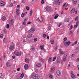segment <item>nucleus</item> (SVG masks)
<instances>
[{"label":"nucleus","instance_id":"33","mask_svg":"<svg viewBox=\"0 0 79 79\" xmlns=\"http://www.w3.org/2000/svg\"><path fill=\"white\" fill-rule=\"evenodd\" d=\"M3 76L2 75V73H0V78H2Z\"/></svg>","mask_w":79,"mask_h":79},{"label":"nucleus","instance_id":"52","mask_svg":"<svg viewBox=\"0 0 79 79\" xmlns=\"http://www.w3.org/2000/svg\"><path fill=\"white\" fill-rule=\"evenodd\" d=\"M77 26H78V25H75L74 26V27H75V28H76V27H77Z\"/></svg>","mask_w":79,"mask_h":79},{"label":"nucleus","instance_id":"37","mask_svg":"<svg viewBox=\"0 0 79 79\" xmlns=\"http://www.w3.org/2000/svg\"><path fill=\"white\" fill-rule=\"evenodd\" d=\"M71 34H73V31H71L69 33V35H71Z\"/></svg>","mask_w":79,"mask_h":79},{"label":"nucleus","instance_id":"20","mask_svg":"<svg viewBox=\"0 0 79 79\" xmlns=\"http://www.w3.org/2000/svg\"><path fill=\"white\" fill-rule=\"evenodd\" d=\"M69 18H66L65 19V22H66V23L69 22Z\"/></svg>","mask_w":79,"mask_h":79},{"label":"nucleus","instance_id":"51","mask_svg":"<svg viewBox=\"0 0 79 79\" xmlns=\"http://www.w3.org/2000/svg\"><path fill=\"white\" fill-rule=\"evenodd\" d=\"M9 27H10V25H9V24H7V28H9Z\"/></svg>","mask_w":79,"mask_h":79},{"label":"nucleus","instance_id":"8","mask_svg":"<svg viewBox=\"0 0 79 79\" xmlns=\"http://www.w3.org/2000/svg\"><path fill=\"white\" fill-rule=\"evenodd\" d=\"M56 74L58 76H60L61 74V72L59 70L57 71L56 72Z\"/></svg>","mask_w":79,"mask_h":79},{"label":"nucleus","instance_id":"45","mask_svg":"<svg viewBox=\"0 0 79 79\" xmlns=\"http://www.w3.org/2000/svg\"><path fill=\"white\" fill-rule=\"evenodd\" d=\"M28 19V18H26L24 19V21H27Z\"/></svg>","mask_w":79,"mask_h":79},{"label":"nucleus","instance_id":"6","mask_svg":"<svg viewBox=\"0 0 79 79\" xmlns=\"http://www.w3.org/2000/svg\"><path fill=\"white\" fill-rule=\"evenodd\" d=\"M60 61H61V58L60 56H58L57 57V62L59 63H60Z\"/></svg>","mask_w":79,"mask_h":79},{"label":"nucleus","instance_id":"3","mask_svg":"<svg viewBox=\"0 0 79 79\" xmlns=\"http://www.w3.org/2000/svg\"><path fill=\"white\" fill-rule=\"evenodd\" d=\"M35 66L38 68H41L42 67V64L40 63H37L35 64Z\"/></svg>","mask_w":79,"mask_h":79},{"label":"nucleus","instance_id":"21","mask_svg":"<svg viewBox=\"0 0 79 79\" xmlns=\"http://www.w3.org/2000/svg\"><path fill=\"white\" fill-rule=\"evenodd\" d=\"M51 69L52 71H54L55 69V67H52Z\"/></svg>","mask_w":79,"mask_h":79},{"label":"nucleus","instance_id":"55","mask_svg":"<svg viewBox=\"0 0 79 79\" xmlns=\"http://www.w3.org/2000/svg\"><path fill=\"white\" fill-rule=\"evenodd\" d=\"M59 53H61V49H59Z\"/></svg>","mask_w":79,"mask_h":79},{"label":"nucleus","instance_id":"5","mask_svg":"<svg viewBox=\"0 0 79 79\" xmlns=\"http://www.w3.org/2000/svg\"><path fill=\"white\" fill-rule=\"evenodd\" d=\"M45 10L49 12L51 11V9L48 6H47L45 8Z\"/></svg>","mask_w":79,"mask_h":79},{"label":"nucleus","instance_id":"13","mask_svg":"<svg viewBox=\"0 0 79 79\" xmlns=\"http://www.w3.org/2000/svg\"><path fill=\"white\" fill-rule=\"evenodd\" d=\"M26 14H27V12L25 14L24 13H22V14L21 15V17L22 18H24L25 16V15H26Z\"/></svg>","mask_w":79,"mask_h":79},{"label":"nucleus","instance_id":"27","mask_svg":"<svg viewBox=\"0 0 79 79\" xmlns=\"http://www.w3.org/2000/svg\"><path fill=\"white\" fill-rule=\"evenodd\" d=\"M30 16H31V15H32V10H31L30 11Z\"/></svg>","mask_w":79,"mask_h":79},{"label":"nucleus","instance_id":"59","mask_svg":"<svg viewBox=\"0 0 79 79\" xmlns=\"http://www.w3.org/2000/svg\"><path fill=\"white\" fill-rule=\"evenodd\" d=\"M50 78L52 79V75H50Z\"/></svg>","mask_w":79,"mask_h":79},{"label":"nucleus","instance_id":"23","mask_svg":"<svg viewBox=\"0 0 79 79\" xmlns=\"http://www.w3.org/2000/svg\"><path fill=\"white\" fill-rule=\"evenodd\" d=\"M66 44L67 45H70L71 44V42L70 41H68L66 42Z\"/></svg>","mask_w":79,"mask_h":79},{"label":"nucleus","instance_id":"34","mask_svg":"<svg viewBox=\"0 0 79 79\" xmlns=\"http://www.w3.org/2000/svg\"><path fill=\"white\" fill-rule=\"evenodd\" d=\"M62 24V23H60L59 24V25L58 24V27H60V26Z\"/></svg>","mask_w":79,"mask_h":79},{"label":"nucleus","instance_id":"43","mask_svg":"<svg viewBox=\"0 0 79 79\" xmlns=\"http://www.w3.org/2000/svg\"><path fill=\"white\" fill-rule=\"evenodd\" d=\"M76 61L77 62H79V58H77L76 59Z\"/></svg>","mask_w":79,"mask_h":79},{"label":"nucleus","instance_id":"11","mask_svg":"<svg viewBox=\"0 0 79 79\" xmlns=\"http://www.w3.org/2000/svg\"><path fill=\"white\" fill-rule=\"evenodd\" d=\"M73 1V3L75 5V6L76 5V4L77 3V0H72Z\"/></svg>","mask_w":79,"mask_h":79},{"label":"nucleus","instance_id":"7","mask_svg":"<svg viewBox=\"0 0 79 79\" xmlns=\"http://www.w3.org/2000/svg\"><path fill=\"white\" fill-rule=\"evenodd\" d=\"M34 29L33 28H31L29 30L28 32L30 33H32V32H34Z\"/></svg>","mask_w":79,"mask_h":79},{"label":"nucleus","instance_id":"49","mask_svg":"<svg viewBox=\"0 0 79 79\" xmlns=\"http://www.w3.org/2000/svg\"><path fill=\"white\" fill-rule=\"evenodd\" d=\"M3 35H0V37L1 38H3Z\"/></svg>","mask_w":79,"mask_h":79},{"label":"nucleus","instance_id":"60","mask_svg":"<svg viewBox=\"0 0 79 79\" xmlns=\"http://www.w3.org/2000/svg\"><path fill=\"white\" fill-rule=\"evenodd\" d=\"M4 5H5V3L4 2H3V4H1V6H4Z\"/></svg>","mask_w":79,"mask_h":79},{"label":"nucleus","instance_id":"56","mask_svg":"<svg viewBox=\"0 0 79 79\" xmlns=\"http://www.w3.org/2000/svg\"><path fill=\"white\" fill-rule=\"evenodd\" d=\"M77 41H76L74 42V44L76 45V44H77Z\"/></svg>","mask_w":79,"mask_h":79},{"label":"nucleus","instance_id":"64","mask_svg":"<svg viewBox=\"0 0 79 79\" xmlns=\"http://www.w3.org/2000/svg\"><path fill=\"white\" fill-rule=\"evenodd\" d=\"M77 66V68H78V71H79V65H78Z\"/></svg>","mask_w":79,"mask_h":79},{"label":"nucleus","instance_id":"47","mask_svg":"<svg viewBox=\"0 0 79 79\" xmlns=\"http://www.w3.org/2000/svg\"><path fill=\"white\" fill-rule=\"evenodd\" d=\"M52 28H51V27L49 26L48 27V29H49V30H51Z\"/></svg>","mask_w":79,"mask_h":79},{"label":"nucleus","instance_id":"61","mask_svg":"<svg viewBox=\"0 0 79 79\" xmlns=\"http://www.w3.org/2000/svg\"><path fill=\"white\" fill-rule=\"evenodd\" d=\"M19 7H20V6H19V5H18L17 6V8H19Z\"/></svg>","mask_w":79,"mask_h":79},{"label":"nucleus","instance_id":"16","mask_svg":"<svg viewBox=\"0 0 79 79\" xmlns=\"http://www.w3.org/2000/svg\"><path fill=\"white\" fill-rule=\"evenodd\" d=\"M28 38H31L32 37V34H28L27 35Z\"/></svg>","mask_w":79,"mask_h":79},{"label":"nucleus","instance_id":"63","mask_svg":"<svg viewBox=\"0 0 79 79\" xmlns=\"http://www.w3.org/2000/svg\"><path fill=\"white\" fill-rule=\"evenodd\" d=\"M6 55H4V58H6Z\"/></svg>","mask_w":79,"mask_h":79},{"label":"nucleus","instance_id":"48","mask_svg":"<svg viewBox=\"0 0 79 79\" xmlns=\"http://www.w3.org/2000/svg\"><path fill=\"white\" fill-rule=\"evenodd\" d=\"M69 6V5L67 4L66 5V6L65 7V8H68V7H69V6Z\"/></svg>","mask_w":79,"mask_h":79},{"label":"nucleus","instance_id":"19","mask_svg":"<svg viewBox=\"0 0 79 79\" xmlns=\"http://www.w3.org/2000/svg\"><path fill=\"white\" fill-rule=\"evenodd\" d=\"M51 61H52V57H50L48 60V62H49V63H50Z\"/></svg>","mask_w":79,"mask_h":79},{"label":"nucleus","instance_id":"1","mask_svg":"<svg viewBox=\"0 0 79 79\" xmlns=\"http://www.w3.org/2000/svg\"><path fill=\"white\" fill-rule=\"evenodd\" d=\"M32 77L33 79H39L40 78V76L38 74L34 73L32 75Z\"/></svg>","mask_w":79,"mask_h":79},{"label":"nucleus","instance_id":"36","mask_svg":"<svg viewBox=\"0 0 79 79\" xmlns=\"http://www.w3.org/2000/svg\"><path fill=\"white\" fill-rule=\"evenodd\" d=\"M55 60H56V57H54L53 58L52 61H55Z\"/></svg>","mask_w":79,"mask_h":79},{"label":"nucleus","instance_id":"22","mask_svg":"<svg viewBox=\"0 0 79 79\" xmlns=\"http://www.w3.org/2000/svg\"><path fill=\"white\" fill-rule=\"evenodd\" d=\"M43 18L42 17H41L40 20V22H43Z\"/></svg>","mask_w":79,"mask_h":79},{"label":"nucleus","instance_id":"57","mask_svg":"<svg viewBox=\"0 0 79 79\" xmlns=\"http://www.w3.org/2000/svg\"><path fill=\"white\" fill-rule=\"evenodd\" d=\"M58 16H59V15H58V14H56L55 15V16L57 17V18L58 17Z\"/></svg>","mask_w":79,"mask_h":79},{"label":"nucleus","instance_id":"54","mask_svg":"<svg viewBox=\"0 0 79 79\" xmlns=\"http://www.w3.org/2000/svg\"><path fill=\"white\" fill-rule=\"evenodd\" d=\"M12 59H15V56H13L12 57Z\"/></svg>","mask_w":79,"mask_h":79},{"label":"nucleus","instance_id":"62","mask_svg":"<svg viewBox=\"0 0 79 79\" xmlns=\"http://www.w3.org/2000/svg\"><path fill=\"white\" fill-rule=\"evenodd\" d=\"M74 54H73L71 55V57H74Z\"/></svg>","mask_w":79,"mask_h":79},{"label":"nucleus","instance_id":"24","mask_svg":"<svg viewBox=\"0 0 79 79\" xmlns=\"http://www.w3.org/2000/svg\"><path fill=\"white\" fill-rule=\"evenodd\" d=\"M24 73H22L21 74V76H20V77H21V78H23V77H24Z\"/></svg>","mask_w":79,"mask_h":79},{"label":"nucleus","instance_id":"41","mask_svg":"<svg viewBox=\"0 0 79 79\" xmlns=\"http://www.w3.org/2000/svg\"><path fill=\"white\" fill-rule=\"evenodd\" d=\"M77 19H78V17H77L76 18H75V20L76 21H77Z\"/></svg>","mask_w":79,"mask_h":79},{"label":"nucleus","instance_id":"18","mask_svg":"<svg viewBox=\"0 0 79 79\" xmlns=\"http://www.w3.org/2000/svg\"><path fill=\"white\" fill-rule=\"evenodd\" d=\"M51 43L52 44H55V42L54 40H51Z\"/></svg>","mask_w":79,"mask_h":79},{"label":"nucleus","instance_id":"15","mask_svg":"<svg viewBox=\"0 0 79 79\" xmlns=\"http://www.w3.org/2000/svg\"><path fill=\"white\" fill-rule=\"evenodd\" d=\"M71 77L73 79H75L76 78V75L74 74H72L71 76Z\"/></svg>","mask_w":79,"mask_h":79},{"label":"nucleus","instance_id":"9","mask_svg":"<svg viewBox=\"0 0 79 79\" xmlns=\"http://www.w3.org/2000/svg\"><path fill=\"white\" fill-rule=\"evenodd\" d=\"M75 10H76L75 8H73L71 11V13H73L75 11Z\"/></svg>","mask_w":79,"mask_h":79},{"label":"nucleus","instance_id":"29","mask_svg":"<svg viewBox=\"0 0 79 79\" xmlns=\"http://www.w3.org/2000/svg\"><path fill=\"white\" fill-rule=\"evenodd\" d=\"M60 0H55V2L56 3H58Z\"/></svg>","mask_w":79,"mask_h":79},{"label":"nucleus","instance_id":"4","mask_svg":"<svg viewBox=\"0 0 79 79\" xmlns=\"http://www.w3.org/2000/svg\"><path fill=\"white\" fill-rule=\"evenodd\" d=\"M9 48L10 50V51H12V50H13L15 48V46H14V45H11L9 47Z\"/></svg>","mask_w":79,"mask_h":79},{"label":"nucleus","instance_id":"32","mask_svg":"<svg viewBox=\"0 0 79 79\" xmlns=\"http://www.w3.org/2000/svg\"><path fill=\"white\" fill-rule=\"evenodd\" d=\"M53 19H50V23H53Z\"/></svg>","mask_w":79,"mask_h":79},{"label":"nucleus","instance_id":"26","mask_svg":"<svg viewBox=\"0 0 79 79\" xmlns=\"http://www.w3.org/2000/svg\"><path fill=\"white\" fill-rule=\"evenodd\" d=\"M25 61L26 63H29V60L27 59H25Z\"/></svg>","mask_w":79,"mask_h":79},{"label":"nucleus","instance_id":"17","mask_svg":"<svg viewBox=\"0 0 79 79\" xmlns=\"http://www.w3.org/2000/svg\"><path fill=\"white\" fill-rule=\"evenodd\" d=\"M16 11L17 14L18 15L19 14V12H20V11H19V9H17Z\"/></svg>","mask_w":79,"mask_h":79},{"label":"nucleus","instance_id":"38","mask_svg":"<svg viewBox=\"0 0 79 79\" xmlns=\"http://www.w3.org/2000/svg\"><path fill=\"white\" fill-rule=\"evenodd\" d=\"M23 25H26V22H25V21H24V22H23Z\"/></svg>","mask_w":79,"mask_h":79},{"label":"nucleus","instance_id":"31","mask_svg":"<svg viewBox=\"0 0 79 79\" xmlns=\"http://www.w3.org/2000/svg\"><path fill=\"white\" fill-rule=\"evenodd\" d=\"M13 3H11L10 4L9 6L10 7V8H11L13 6Z\"/></svg>","mask_w":79,"mask_h":79},{"label":"nucleus","instance_id":"2","mask_svg":"<svg viewBox=\"0 0 79 79\" xmlns=\"http://www.w3.org/2000/svg\"><path fill=\"white\" fill-rule=\"evenodd\" d=\"M21 55H23V53H22V52H17L15 53V56H21Z\"/></svg>","mask_w":79,"mask_h":79},{"label":"nucleus","instance_id":"35","mask_svg":"<svg viewBox=\"0 0 79 79\" xmlns=\"http://www.w3.org/2000/svg\"><path fill=\"white\" fill-rule=\"evenodd\" d=\"M40 47L41 50H43V49H44V47L43 46H42V45H41L40 46Z\"/></svg>","mask_w":79,"mask_h":79},{"label":"nucleus","instance_id":"30","mask_svg":"<svg viewBox=\"0 0 79 79\" xmlns=\"http://www.w3.org/2000/svg\"><path fill=\"white\" fill-rule=\"evenodd\" d=\"M34 40L35 42H36V41H37V39L36 38H35L34 39Z\"/></svg>","mask_w":79,"mask_h":79},{"label":"nucleus","instance_id":"12","mask_svg":"<svg viewBox=\"0 0 79 79\" xmlns=\"http://www.w3.org/2000/svg\"><path fill=\"white\" fill-rule=\"evenodd\" d=\"M10 62H7L6 63V66L7 67H10Z\"/></svg>","mask_w":79,"mask_h":79},{"label":"nucleus","instance_id":"25","mask_svg":"<svg viewBox=\"0 0 79 79\" xmlns=\"http://www.w3.org/2000/svg\"><path fill=\"white\" fill-rule=\"evenodd\" d=\"M6 19V17H5V16H3L2 18V20H3V21H5Z\"/></svg>","mask_w":79,"mask_h":79},{"label":"nucleus","instance_id":"14","mask_svg":"<svg viewBox=\"0 0 79 79\" xmlns=\"http://www.w3.org/2000/svg\"><path fill=\"white\" fill-rule=\"evenodd\" d=\"M9 24H10V25H13V19L10 20Z\"/></svg>","mask_w":79,"mask_h":79},{"label":"nucleus","instance_id":"39","mask_svg":"<svg viewBox=\"0 0 79 79\" xmlns=\"http://www.w3.org/2000/svg\"><path fill=\"white\" fill-rule=\"evenodd\" d=\"M43 36L44 38H45L46 37V35L45 34H43Z\"/></svg>","mask_w":79,"mask_h":79},{"label":"nucleus","instance_id":"50","mask_svg":"<svg viewBox=\"0 0 79 79\" xmlns=\"http://www.w3.org/2000/svg\"><path fill=\"white\" fill-rule=\"evenodd\" d=\"M60 54L61 55H63V54H64V52L63 51L61 52Z\"/></svg>","mask_w":79,"mask_h":79},{"label":"nucleus","instance_id":"53","mask_svg":"<svg viewBox=\"0 0 79 79\" xmlns=\"http://www.w3.org/2000/svg\"><path fill=\"white\" fill-rule=\"evenodd\" d=\"M2 4H3V3H2V1H0V5H2Z\"/></svg>","mask_w":79,"mask_h":79},{"label":"nucleus","instance_id":"44","mask_svg":"<svg viewBox=\"0 0 79 79\" xmlns=\"http://www.w3.org/2000/svg\"><path fill=\"white\" fill-rule=\"evenodd\" d=\"M26 8L27 10H29V7L27 6Z\"/></svg>","mask_w":79,"mask_h":79},{"label":"nucleus","instance_id":"58","mask_svg":"<svg viewBox=\"0 0 79 79\" xmlns=\"http://www.w3.org/2000/svg\"><path fill=\"white\" fill-rule=\"evenodd\" d=\"M19 69H20L19 68H18L17 69V70L18 71H19Z\"/></svg>","mask_w":79,"mask_h":79},{"label":"nucleus","instance_id":"28","mask_svg":"<svg viewBox=\"0 0 79 79\" xmlns=\"http://www.w3.org/2000/svg\"><path fill=\"white\" fill-rule=\"evenodd\" d=\"M67 56V55H66V54H64V59H66V56Z\"/></svg>","mask_w":79,"mask_h":79},{"label":"nucleus","instance_id":"40","mask_svg":"<svg viewBox=\"0 0 79 79\" xmlns=\"http://www.w3.org/2000/svg\"><path fill=\"white\" fill-rule=\"evenodd\" d=\"M41 3L42 4H44V1L43 0H42L41 1Z\"/></svg>","mask_w":79,"mask_h":79},{"label":"nucleus","instance_id":"42","mask_svg":"<svg viewBox=\"0 0 79 79\" xmlns=\"http://www.w3.org/2000/svg\"><path fill=\"white\" fill-rule=\"evenodd\" d=\"M79 21H77L76 22V25L78 26V24H79Z\"/></svg>","mask_w":79,"mask_h":79},{"label":"nucleus","instance_id":"10","mask_svg":"<svg viewBox=\"0 0 79 79\" xmlns=\"http://www.w3.org/2000/svg\"><path fill=\"white\" fill-rule=\"evenodd\" d=\"M29 68V66L27 64H25L24 66V68L25 69H27Z\"/></svg>","mask_w":79,"mask_h":79},{"label":"nucleus","instance_id":"46","mask_svg":"<svg viewBox=\"0 0 79 79\" xmlns=\"http://www.w3.org/2000/svg\"><path fill=\"white\" fill-rule=\"evenodd\" d=\"M66 40H67V38H66V37H65V38H64V41H66Z\"/></svg>","mask_w":79,"mask_h":79}]
</instances>
